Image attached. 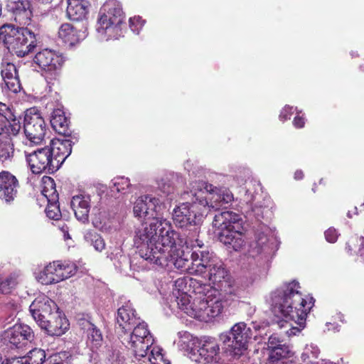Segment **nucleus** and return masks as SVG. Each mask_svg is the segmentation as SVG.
Wrapping results in <instances>:
<instances>
[{"mask_svg":"<svg viewBox=\"0 0 364 364\" xmlns=\"http://www.w3.org/2000/svg\"><path fill=\"white\" fill-rule=\"evenodd\" d=\"M117 323L121 329L119 337L122 344L133 354L144 355L153 341V336L147 324L137 316L130 302L118 309Z\"/></svg>","mask_w":364,"mask_h":364,"instance_id":"nucleus-5","label":"nucleus"},{"mask_svg":"<svg viewBox=\"0 0 364 364\" xmlns=\"http://www.w3.org/2000/svg\"><path fill=\"white\" fill-rule=\"evenodd\" d=\"M110 364H128L126 358L122 352L118 349H113L112 354L109 355Z\"/></svg>","mask_w":364,"mask_h":364,"instance_id":"nucleus-46","label":"nucleus"},{"mask_svg":"<svg viewBox=\"0 0 364 364\" xmlns=\"http://www.w3.org/2000/svg\"><path fill=\"white\" fill-rule=\"evenodd\" d=\"M87 35L85 28H77L68 23L62 24L58 29V38L69 46L79 43L87 37Z\"/></svg>","mask_w":364,"mask_h":364,"instance_id":"nucleus-25","label":"nucleus"},{"mask_svg":"<svg viewBox=\"0 0 364 364\" xmlns=\"http://www.w3.org/2000/svg\"><path fill=\"white\" fill-rule=\"evenodd\" d=\"M163 208L164 205L161 200L150 194L141 195L134 202V217L141 220L150 221L149 224H141L135 230L134 241L138 252L144 245H149L164 235L162 228L164 223L172 228L170 222L161 215Z\"/></svg>","mask_w":364,"mask_h":364,"instance_id":"nucleus-4","label":"nucleus"},{"mask_svg":"<svg viewBox=\"0 0 364 364\" xmlns=\"http://www.w3.org/2000/svg\"><path fill=\"white\" fill-rule=\"evenodd\" d=\"M8 9L20 24H28L33 16V6L31 0H8Z\"/></svg>","mask_w":364,"mask_h":364,"instance_id":"nucleus-22","label":"nucleus"},{"mask_svg":"<svg viewBox=\"0 0 364 364\" xmlns=\"http://www.w3.org/2000/svg\"><path fill=\"white\" fill-rule=\"evenodd\" d=\"M82 324L87 333V344L94 350L101 346L102 343V335L100 329L92 323L85 321Z\"/></svg>","mask_w":364,"mask_h":364,"instance_id":"nucleus-32","label":"nucleus"},{"mask_svg":"<svg viewBox=\"0 0 364 364\" xmlns=\"http://www.w3.org/2000/svg\"><path fill=\"white\" fill-rule=\"evenodd\" d=\"M293 355L294 353L289 346L284 343L282 346L268 352V358L266 364L282 362L283 359L291 357Z\"/></svg>","mask_w":364,"mask_h":364,"instance_id":"nucleus-37","label":"nucleus"},{"mask_svg":"<svg viewBox=\"0 0 364 364\" xmlns=\"http://www.w3.org/2000/svg\"><path fill=\"white\" fill-rule=\"evenodd\" d=\"M90 4L87 0H68L66 14L72 21L84 19L87 13Z\"/></svg>","mask_w":364,"mask_h":364,"instance_id":"nucleus-28","label":"nucleus"},{"mask_svg":"<svg viewBox=\"0 0 364 364\" xmlns=\"http://www.w3.org/2000/svg\"><path fill=\"white\" fill-rule=\"evenodd\" d=\"M46 146L50 149L52 159L58 169L71 154V142L70 140L55 139L51 140L50 144Z\"/></svg>","mask_w":364,"mask_h":364,"instance_id":"nucleus-26","label":"nucleus"},{"mask_svg":"<svg viewBox=\"0 0 364 364\" xmlns=\"http://www.w3.org/2000/svg\"><path fill=\"white\" fill-rule=\"evenodd\" d=\"M14 158V147L9 137L0 136V163L9 164Z\"/></svg>","mask_w":364,"mask_h":364,"instance_id":"nucleus-38","label":"nucleus"},{"mask_svg":"<svg viewBox=\"0 0 364 364\" xmlns=\"http://www.w3.org/2000/svg\"><path fill=\"white\" fill-rule=\"evenodd\" d=\"M355 242L358 245V249L357 251L354 250V252H356L360 259L364 262V237L352 238L347 244V248L349 251L353 250L352 246H355Z\"/></svg>","mask_w":364,"mask_h":364,"instance_id":"nucleus-43","label":"nucleus"},{"mask_svg":"<svg viewBox=\"0 0 364 364\" xmlns=\"http://www.w3.org/2000/svg\"><path fill=\"white\" fill-rule=\"evenodd\" d=\"M19 188L18 181L9 171L0 172V199L10 203L17 196Z\"/></svg>","mask_w":364,"mask_h":364,"instance_id":"nucleus-21","label":"nucleus"},{"mask_svg":"<svg viewBox=\"0 0 364 364\" xmlns=\"http://www.w3.org/2000/svg\"><path fill=\"white\" fill-rule=\"evenodd\" d=\"M179 344L188 353L190 359L204 364H215L220 359V346L215 338L194 337L187 331L178 333Z\"/></svg>","mask_w":364,"mask_h":364,"instance_id":"nucleus-8","label":"nucleus"},{"mask_svg":"<svg viewBox=\"0 0 364 364\" xmlns=\"http://www.w3.org/2000/svg\"><path fill=\"white\" fill-rule=\"evenodd\" d=\"M124 13L117 0H107L101 7L96 24L98 38L102 41L117 39L122 35Z\"/></svg>","mask_w":364,"mask_h":364,"instance_id":"nucleus-9","label":"nucleus"},{"mask_svg":"<svg viewBox=\"0 0 364 364\" xmlns=\"http://www.w3.org/2000/svg\"><path fill=\"white\" fill-rule=\"evenodd\" d=\"M196 281L189 277H179L173 288V296L178 307L191 317L208 322L222 314L221 296L217 289H208L203 298L198 297L191 302L190 293Z\"/></svg>","mask_w":364,"mask_h":364,"instance_id":"nucleus-3","label":"nucleus"},{"mask_svg":"<svg viewBox=\"0 0 364 364\" xmlns=\"http://www.w3.org/2000/svg\"><path fill=\"white\" fill-rule=\"evenodd\" d=\"M205 213L198 201L192 196V202H186L176 207L172 213L175 225L179 228L198 225L202 221Z\"/></svg>","mask_w":364,"mask_h":364,"instance_id":"nucleus-15","label":"nucleus"},{"mask_svg":"<svg viewBox=\"0 0 364 364\" xmlns=\"http://www.w3.org/2000/svg\"><path fill=\"white\" fill-rule=\"evenodd\" d=\"M144 24V21L139 16H134L129 18V27L134 33L139 34Z\"/></svg>","mask_w":364,"mask_h":364,"instance_id":"nucleus-47","label":"nucleus"},{"mask_svg":"<svg viewBox=\"0 0 364 364\" xmlns=\"http://www.w3.org/2000/svg\"><path fill=\"white\" fill-rule=\"evenodd\" d=\"M293 107L289 105H286L281 111L279 114V119L282 122H284L289 119H290L291 115L293 113Z\"/></svg>","mask_w":364,"mask_h":364,"instance_id":"nucleus-50","label":"nucleus"},{"mask_svg":"<svg viewBox=\"0 0 364 364\" xmlns=\"http://www.w3.org/2000/svg\"><path fill=\"white\" fill-rule=\"evenodd\" d=\"M46 213L50 219L59 220L61 217V213L58 202H48Z\"/></svg>","mask_w":364,"mask_h":364,"instance_id":"nucleus-44","label":"nucleus"},{"mask_svg":"<svg viewBox=\"0 0 364 364\" xmlns=\"http://www.w3.org/2000/svg\"><path fill=\"white\" fill-rule=\"evenodd\" d=\"M34 339V333L26 324H16L1 335L3 343L9 349L21 350L29 346Z\"/></svg>","mask_w":364,"mask_h":364,"instance_id":"nucleus-16","label":"nucleus"},{"mask_svg":"<svg viewBox=\"0 0 364 364\" xmlns=\"http://www.w3.org/2000/svg\"><path fill=\"white\" fill-rule=\"evenodd\" d=\"M1 76L6 86L10 91L16 93L20 90L21 84L15 65L13 63L4 65L1 70Z\"/></svg>","mask_w":364,"mask_h":364,"instance_id":"nucleus-29","label":"nucleus"},{"mask_svg":"<svg viewBox=\"0 0 364 364\" xmlns=\"http://www.w3.org/2000/svg\"><path fill=\"white\" fill-rule=\"evenodd\" d=\"M301 112H297L296 116L294 117L293 124L296 128H302L305 124V118L303 115H300Z\"/></svg>","mask_w":364,"mask_h":364,"instance_id":"nucleus-51","label":"nucleus"},{"mask_svg":"<svg viewBox=\"0 0 364 364\" xmlns=\"http://www.w3.org/2000/svg\"><path fill=\"white\" fill-rule=\"evenodd\" d=\"M320 350L317 346L314 344H307L304 347L302 353L301 354V363L297 364H335L329 360L321 359L316 363L311 361L313 358H317L319 355Z\"/></svg>","mask_w":364,"mask_h":364,"instance_id":"nucleus-33","label":"nucleus"},{"mask_svg":"<svg viewBox=\"0 0 364 364\" xmlns=\"http://www.w3.org/2000/svg\"><path fill=\"white\" fill-rule=\"evenodd\" d=\"M325 238L328 242H335L338 237V233L333 228H328L324 233Z\"/></svg>","mask_w":364,"mask_h":364,"instance_id":"nucleus-49","label":"nucleus"},{"mask_svg":"<svg viewBox=\"0 0 364 364\" xmlns=\"http://www.w3.org/2000/svg\"><path fill=\"white\" fill-rule=\"evenodd\" d=\"M85 240L92 245L97 252H102L105 248V242L102 237L93 231H87L84 235Z\"/></svg>","mask_w":364,"mask_h":364,"instance_id":"nucleus-41","label":"nucleus"},{"mask_svg":"<svg viewBox=\"0 0 364 364\" xmlns=\"http://www.w3.org/2000/svg\"><path fill=\"white\" fill-rule=\"evenodd\" d=\"M43 188L42 195L48 202H58V194L55 189L54 180L50 177H46L43 180Z\"/></svg>","mask_w":364,"mask_h":364,"instance_id":"nucleus-39","label":"nucleus"},{"mask_svg":"<svg viewBox=\"0 0 364 364\" xmlns=\"http://www.w3.org/2000/svg\"><path fill=\"white\" fill-rule=\"evenodd\" d=\"M253 336L252 329L245 322L235 323L228 333L220 336L225 350L232 356H240L247 348V343Z\"/></svg>","mask_w":364,"mask_h":364,"instance_id":"nucleus-13","label":"nucleus"},{"mask_svg":"<svg viewBox=\"0 0 364 364\" xmlns=\"http://www.w3.org/2000/svg\"><path fill=\"white\" fill-rule=\"evenodd\" d=\"M214 232L219 240L235 251L245 246L244 222L242 217L232 211L217 213L213 221Z\"/></svg>","mask_w":364,"mask_h":364,"instance_id":"nucleus-7","label":"nucleus"},{"mask_svg":"<svg viewBox=\"0 0 364 364\" xmlns=\"http://www.w3.org/2000/svg\"><path fill=\"white\" fill-rule=\"evenodd\" d=\"M160 237L149 245L139 249V255L143 262H147L150 265L165 267L173 264L176 269L181 272H187L191 274L193 267V252L191 260L188 257L189 245L186 238L176 232L173 228H169L164 223Z\"/></svg>","mask_w":364,"mask_h":364,"instance_id":"nucleus-1","label":"nucleus"},{"mask_svg":"<svg viewBox=\"0 0 364 364\" xmlns=\"http://www.w3.org/2000/svg\"><path fill=\"white\" fill-rule=\"evenodd\" d=\"M296 281L283 284L271 294L272 311L282 319L278 322L289 336L297 335L306 326L308 314L314 306L312 297H304Z\"/></svg>","mask_w":364,"mask_h":364,"instance_id":"nucleus-2","label":"nucleus"},{"mask_svg":"<svg viewBox=\"0 0 364 364\" xmlns=\"http://www.w3.org/2000/svg\"><path fill=\"white\" fill-rule=\"evenodd\" d=\"M58 228L63 232L64 238L65 240L70 238V236L68 233V227L67 226V225L65 223H63V224H59Z\"/></svg>","mask_w":364,"mask_h":364,"instance_id":"nucleus-52","label":"nucleus"},{"mask_svg":"<svg viewBox=\"0 0 364 364\" xmlns=\"http://www.w3.org/2000/svg\"><path fill=\"white\" fill-rule=\"evenodd\" d=\"M112 191H117L123 194L127 193L131 188V183L128 178L119 176L113 178L110 183Z\"/></svg>","mask_w":364,"mask_h":364,"instance_id":"nucleus-42","label":"nucleus"},{"mask_svg":"<svg viewBox=\"0 0 364 364\" xmlns=\"http://www.w3.org/2000/svg\"><path fill=\"white\" fill-rule=\"evenodd\" d=\"M175 174L172 172H164L155 178L156 188L161 194L168 196L173 191L172 180Z\"/></svg>","mask_w":364,"mask_h":364,"instance_id":"nucleus-34","label":"nucleus"},{"mask_svg":"<svg viewBox=\"0 0 364 364\" xmlns=\"http://www.w3.org/2000/svg\"><path fill=\"white\" fill-rule=\"evenodd\" d=\"M93 226L102 232H108L111 229L112 221L109 214L105 210H98L92 218Z\"/></svg>","mask_w":364,"mask_h":364,"instance_id":"nucleus-36","label":"nucleus"},{"mask_svg":"<svg viewBox=\"0 0 364 364\" xmlns=\"http://www.w3.org/2000/svg\"><path fill=\"white\" fill-rule=\"evenodd\" d=\"M0 43L18 57L28 54L36 46V38L33 32L28 28H15L4 25L0 28Z\"/></svg>","mask_w":364,"mask_h":364,"instance_id":"nucleus-12","label":"nucleus"},{"mask_svg":"<svg viewBox=\"0 0 364 364\" xmlns=\"http://www.w3.org/2000/svg\"><path fill=\"white\" fill-rule=\"evenodd\" d=\"M69 322L63 312L58 308L43 323L41 328L46 331L50 336H60L65 333L69 328Z\"/></svg>","mask_w":364,"mask_h":364,"instance_id":"nucleus-23","label":"nucleus"},{"mask_svg":"<svg viewBox=\"0 0 364 364\" xmlns=\"http://www.w3.org/2000/svg\"><path fill=\"white\" fill-rule=\"evenodd\" d=\"M242 173H243L244 176H245V178H249V177H250V169H249V168H244L242 169Z\"/></svg>","mask_w":364,"mask_h":364,"instance_id":"nucleus-54","label":"nucleus"},{"mask_svg":"<svg viewBox=\"0 0 364 364\" xmlns=\"http://www.w3.org/2000/svg\"><path fill=\"white\" fill-rule=\"evenodd\" d=\"M77 272L75 263L68 261H54L36 272V280L42 284H57L73 276Z\"/></svg>","mask_w":364,"mask_h":364,"instance_id":"nucleus-14","label":"nucleus"},{"mask_svg":"<svg viewBox=\"0 0 364 364\" xmlns=\"http://www.w3.org/2000/svg\"><path fill=\"white\" fill-rule=\"evenodd\" d=\"M191 272L208 279L214 284L215 287L209 289L219 291L223 311L229 298L235 294V289L223 262L209 251H193Z\"/></svg>","mask_w":364,"mask_h":364,"instance_id":"nucleus-6","label":"nucleus"},{"mask_svg":"<svg viewBox=\"0 0 364 364\" xmlns=\"http://www.w3.org/2000/svg\"><path fill=\"white\" fill-rule=\"evenodd\" d=\"M147 264H144L145 267H146V268H150L149 267H147Z\"/></svg>","mask_w":364,"mask_h":364,"instance_id":"nucleus-59","label":"nucleus"},{"mask_svg":"<svg viewBox=\"0 0 364 364\" xmlns=\"http://www.w3.org/2000/svg\"><path fill=\"white\" fill-rule=\"evenodd\" d=\"M57 304L50 298L41 295L35 299L29 307L32 317L36 323L41 327L58 309Z\"/></svg>","mask_w":364,"mask_h":364,"instance_id":"nucleus-20","label":"nucleus"},{"mask_svg":"<svg viewBox=\"0 0 364 364\" xmlns=\"http://www.w3.org/2000/svg\"><path fill=\"white\" fill-rule=\"evenodd\" d=\"M14 117V113L5 103L0 102V135L4 134L9 121Z\"/></svg>","mask_w":364,"mask_h":364,"instance_id":"nucleus-40","label":"nucleus"},{"mask_svg":"<svg viewBox=\"0 0 364 364\" xmlns=\"http://www.w3.org/2000/svg\"><path fill=\"white\" fill-rule=\"evenodd\" d=\"M50 124L53 129L60 134L66 135L69 133V120L63 109H55L50 117Z\"/></svg>","mask_w":364,"mask_h":364,"instance_id":"nucleus-30","label":"nucleus"},{"mask_svg":"<svg viewBox=\"0 0 364 364\" xmlns=\"http://www.w3.org/2000/svg\"><path fill=\"white\" fill-rule=\"evenodd\" d=\"M4 360H2V357L0 355V362H1V364H2V362L4 361Z\"/></svg>","mask_w":364,"mask_h":364,"instance_id":"nucleus-57","label":"nucleus"},{"mask_svg":"<svg viewBox=\"0 0 364 364\" xmlns=\"http://www.w3.org/2000/svg\"><path fill=\"white\" fill-rule=\"evenodd\" d=\"M24 153L26 161L33 173L40 174L43 172L51 173L58 170L52 159L50 149L47 146L38 148L31 152L25 151Z\"/></svg>","mask_w":364,"mask_h":364,"instance_id":"nucleus-18","label":"nucleus"},{"mask_svg":"<svg viewBox=\"0 0 364 364\" xmlns=\"http://www.w3.org/2000/svg\"><path fill=\"white\" fill-rule=\"evenodd\" d=\"M70 206L77 220L87 223L91 208V196L89 194L80 193L74 196L70 201Z\"/></svg>","mask_w":364,"mask_h":364,"instance_id":"nucleus-24","label":"nucleus"},{"mask_svg":"<svg viewBox=\"0 0 364 364\" xmlns=\"http://www.w3.org/2000/svg\"><path fill=\"white\" fill-rule=\"evenodd\" d=\"M33 61L52 79L55 78L60 73L65 58L61 53L46 48L37 53Z\"/></svg>","mask_w":364,"mask_h":364,"instance_id":"nucleus-19","label":"nucleus"},{"mask_svg":"<svg viewBox=\"0 0 364 364\" xmlns=\"http://www.w3.org/2000/svg\"><path fill=\"white\" fill-rule=\"evenodd\" d=\"M134 355L137 358H147V360L151 364H170V361L165 358L162 348L159 346H154V341L147 348L144 355L140 356L135 354Z\"/></svg>","mask_w":364,"mask_h":364,"instance_id":"nucleus-35","label":"nucleus"},{"mask_svg":"<svg viewBox=\"0 0 364 364\" xmlns=\"http://www.w3.org/2000/svg\"><path fill=\"white\" fill-rule=\"evenodd\" d=\"M190 193L198 201L205 215L208 211L218 210L230 204L234 199L233 194L228 188L213 187L202 181L191 183Z\"/></svg>","mask_w":364,"mask_h":364,"instance_id":"nucleus-10","label":"nucleus"},{"mask_svg":"<svg viewBox=\"0 0 364 364\" xmlns=\"http://www.w3.org/2000/svg\"><path fill=\"white\" fill-rule=\"evenodd\" d=\"M283 344L284 343H282V341L277 334H272L268 339L267 343V350L269 352L277 347L282 346Z\"/></svg>","mask_w":364,"mask_h":364,"instance_id":"nucleus-48","label":"nucleus"},{"mask_svg":"<svg viewBox=\"0 0 364 364\" xmlns=\"http://www.w3.org/2000/svg\"><path fill=\"white\" fill-rule=\"evenodd\" d=\"M43 2H45V3H50L52 1V0H41Z\"/></svg>","mask_w":364,"mask_h":364,"instance_id":"nucleus-56","label":"nucleus"},{"mask_svg":"<svg viewBox=\"0 0 364 364\" xmlns=\"http://www.w3.org/2000/svg\"><path fill=\"white\" fill-rule=\"evenodd\" d=\"M270 210L267 206L255 205L252 209V214L257 223L254 224L252 230L254 238L250 242L248 254L255 257L262 253H267L270 250V243L274 239V231L261 220H267Z\"/></svg>","mask_w":364,"mask_h":364,"instance_id":"nucleus-11","label":"nucleus"},{"mask_svg":"<svg viewBox=\"0 0 364 364\" xmlns=\"http://www.w3.org/2000/svg\"><path fill=\"white\" fill-rule=\"evenodd\" d=\"M196 243L197 244V246H198V247H201L203 245V244L202 243V242L198 241V240H196Z\"/></svg>","mask_w":364,"mask_h":364,"instance_id":"nucleus-55","label":"nucleus"},{"mask_svg":"<svg viewBox=\"0 0 364 364\" xmlns=\"http://www.w3.org/2000/svg\"><path fill=\"white\" fill-rule=\"evenodd\" d=\"M23 276L19 271H15L0 278V294H11L22 281Z\"/></svg>","mask_w":364,"mask_h":364,"instance_id":"nucleus-31","label":"nucleus"},{"mask_svg":"<svg viewBox=\"0 0 364 364\" xmlns=\"http://www.w3.org/2000/svg\"><path fill=\"white\" fill-rule=\"evenodd\" d=\"M9 127L11 129L10 133L13 135H16L21 129L20 122H19V120H17L16 119L14 115L13 119H11V121H9V123L7 126V129L6 130L5 134L0 135L1 137H2V138H5L6 136L9 137V136H8Z\"/></svg>","mask_w":364,"mask_h":364,"instance_id":"nucleus-45","label":"nucleus"},{"mask_svg":"<svg viewBox=\"0 0 364 364\" xmlns=\"http://www.w3.org/2000/svg\"><path fill=\"white\" fill-rule=\"evenodd\" d=\"M294 179H296V180H300V179L303 178V177H304L303 171L301 170L296 171L294 173Z\"/></svg>","mask_w":364,"mask_h":364,"instance_id":"nucleus-53","label":"nucleus"},{"mask_svg":"<svg viewBox=\"0 0 364 364\" xmlns=\"http://www.w3.org/2000/svg\"><path fill=\"white\" fill-rule=\"evenodd\" d=\"M348 217H349V218L352 217L350 212L348 213Z\"/></svg>","mask_w":364,"mask_h":364,"instance_id":"nucleus-58","label":"nucleus"},{"mask_svg":"<svg viewBox=\"0 0 364 364\" xmlns=\"http://www.w3.org/2000/svg\"><path fill=\"white\" fill-rule=\"evenodd\" d=\"M23 129L26 137V145L38 144L43 141L46 125L43 118L35 108L26 110Z\"/></svg>","mask_w":364,"mask_h":364,"instance_id":"nucleus-17","label":"nucleus"},{"mask_svg":"<svg viewBox=\"0 0 364 364\" xmlns=\"http://www.w3.org/2000/svg\"><path fill=\"white\" fill-rule=\"evenodd\" d=\"M45 359V351L42 349L34 348L26 356L6 358L2 362V364H43Z\"/></svg>","mask_w":364,"mask_h":364,"instance_id":"nucleus-27","label":"nucleus"}]
</instances>
